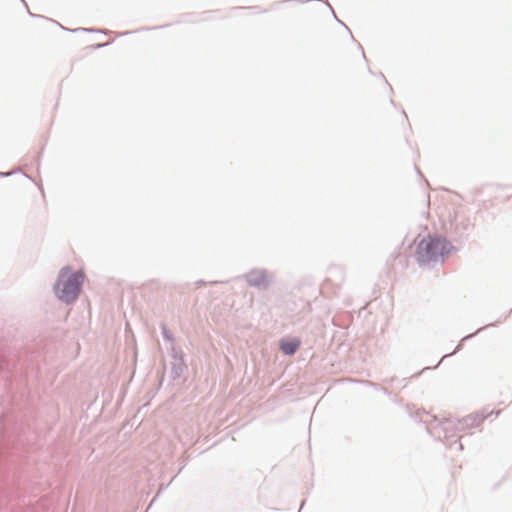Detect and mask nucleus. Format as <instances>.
<instances>
[{
  "instance_id": "1",
  "label": "nucleus",
  "mask_w": 512,
  "mask_h": 512,
  "mask_svg": "<svg viewBox=\"0 0 512 512\" xmlns=\"http://www.w3.org/2000/svg\"><path fill=\"white\" fill-rule=\"evenodd\" d=\"M83 277L82 272H72L69 267L63 268L54 288L57 297L66 303L73 302L79 294Z\"/></svg>"
},
{
  "instance_id": "2",
  "label": "nucleus",
  "mask_w": 512,
  "mask_h": 512,
  "mask_svg": "<svg viewBox=\"0 0 512 512\" xmlns=\"http://www.w3.org/2000/svg\"><path fill=\"white\" fill-rule=\"evenodd\" d=\"M452 246L442 237L427 236L417 245L416 255L420 262L436 261L451 251Z\"/></svg>"
},
{
  "instance_id": "3",
  "label": "nucleus",
  "mask_w": 512,
  "mask_h": 512,
  "mask_svg": "<svg viewBox=\"0 0 512 512\" xmlns=\"http://www.w3.org/2000/svg\"><path fill=\"white\" fill-rule=\"evenodd\" d=\"M301 341L299 338H284L280 340L279 347L286 355H293L300 347Z\"/></svg>"
}]
</instances>
